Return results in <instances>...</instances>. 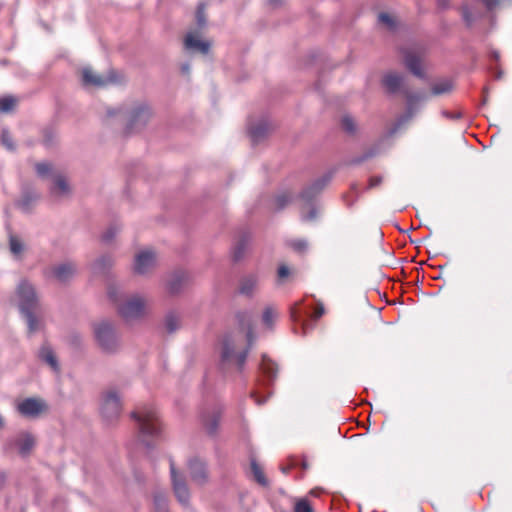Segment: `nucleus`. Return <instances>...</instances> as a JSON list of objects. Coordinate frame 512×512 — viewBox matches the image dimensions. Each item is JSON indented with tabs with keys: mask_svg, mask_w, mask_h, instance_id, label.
<instances>
[{
	"mask_svg": "<svg viewBox=\"0 0 512 512\" xmlns=\"http://www.w3.org/2000/svg\"><path fill=\"white\" fill-rule=\"evenodd\" d=\"M251 472L253 474L254 480L261 486L267 487L269 482L268 479L265 476V473L262 469V467L256 462H251Z\"/></svg>",
	"mask_w": 512,
	"mask_h": 512,
	"instance_id": "22",
	"label": "nucleus"
},
{
	"mask_svg": "<svg viewBox=\"0 0 512 512\" xmlns=\"http://www.w3.org/2000/svg\"><path fill=\"white\" fill-rule=\"evenodd\" d=\"M316 217H317V210L313 206H311L309 208V211L307 213H305L304 210L302 211V218L305 221H312V220L316 219Z\"/></svg>",
	"mask_w": 512,
	"mask_h": 512,
	"instance_id": "42",
	"label": "nucleus"
},
{
	"mask_svg": "<svg viewBox=\"0 0 512 512\" xmlns=\"http://www.w3.org/2000/svg\"><path fill=\"white\" fill-rule=\"evenodd\" d=\"M131 111L132 113L127 125L129 133L142 129L152 115L150 107L145 103L135 105Z\"/></svg>",
	"mask_w": 512,
	"mask_h": 512,
	"instance_id": "7",
	"label": "nucleus"
},
{
	"mask_svg": "<svg viewBox=\"0 0 512 512\" xmlns=\"http://www.w3.org/2000/svg\"><path fill=\"white\" fill-rule=\"evenodd\" d=\"M103 260H104V259H101V260L97 261L96 265H98V266H104L105 264H104V263H102V262H103Z\"/></svg>",
	"mask_w": 512,
	"mask_h": 512,
	"instance_id": "55",
	"label": "nucleus"
},
{
	"mask_svg": "<svg viewBox=\"0 0 512 512\" xmlns=\"http://www.w3.org/2000/svg\"><path fill=\"white\" fill-rule=\"evenodd\" d=\"M16 105V100L12 97L0 98V112L7 113Z\"/></svg>",
	"mask_w": 512,
	"mask_h": 512,
	"instance_id": "32",
	"label": "nucleus"
},
{
	"mask_svg": "<svg viewBox=\"0 0 512 512\" xmlns=\"http://www.w3.org/2000/svg\"><path fill=\"white\" fill-rule=\"evenodd\" d=\"M290 275V270L286 265H280L277 270V276L279 281L285 280Z\"/></svg>",
	"mask_w": 512,
	"mask_h": 512,
	"instance_id": "41",
	"label": "nucleus"
},
{
	"mask_svg": "<svg viewBox=\"0 0 512 512\" xmlns=\"http://www.w3.org/2000/svg\"><path fill=\"white\" fill-rule=\"evenodd\" d=\"M252 397L255 398V401L257 402V404H262V402L260 400H258V398L256 397L255 394H252Z\"/></svg>",
	"mask_w": 512,
	"mask_h": 512,
	"instance_id": "56",
	"label": "nucleus"
},
{
	"mask_svg": "<svg viewBox=\"0 0 512 512\" xmlns=\"http://www.w3.org/2000/svg\"><path fill=\"white\" fill-rule=\"evenodd\" d=\"M404 61L408 69H410L413 74L422 76V60L419 54L414 52H406Z\"/></svg>",
	"mask_w": 512,
	"mask_h": 512,
	"instance_id": "17",
	"label": "nucleus"
},
{
	"mask_svg": "<svg viewBox=\"0 0 512 512\" xmlns=\"http://www.w3.org/2000/svg\"><path fill=\"white\" fill-rule=\"evenodd\" d=\"M402 84V79L396 74L386 75V91L396 92Z\"/></svg>",
	"mask_w": 512,
	"mask_h": 512,
	"instance_id": "26",
	"label": "nucleus"
},
{
	"mask_svg": "<svg viewBox=\"0 0 512 512\" xmlns=\"http://www.w3.org/2000/svg\"><path fill=\"white\" fill-rule=\"evenodd\" d=\"M118 312L126 320L139 318L145 313V301L133 296L118 306Z\"/></svg>",
	"mask_w": 512,
	"mask_h": 512,
	"instance_id": "8",
	"label": "nucleus"
},
{
	"mask_svg": "<svg viewBox=\"0 0 512 512\" xmlns=\"http://www.w3.org/2000/svg\"><path fill=\"white\" fill-rule=\"evenodd\" d=\"M385 303H386V305H387V304H395V301H392V302H391V301H389V300L386 298Z\"/></svg>",
	"mask_w": 512,
	"mask_h": 512,
	"instance_id": "57",
	"label": "nucleus"
},
{
	"mask_svg": "<svg viewBox=\"0 0 512 512\" xmlns=\"http://www.w3.org/2000/svg\"><path fill=\"white\" fill-rule=\"evenodd\" d=\"M16 408L20 415L30 419H36L48 411L46 401L37 397L25 398L17 404Z\"/></svg>",
	"mask_w": 512,
	"mask_h": 512,
	"instance_id": "6",
	"label": "nucleus"
},
{
	"mask_svg": "<svg viewBox=\"0 0 512 512\" xmlns=\"http://www.w3.org/2000/svg\"><path fill=\"white\" fill-rule=\"evenodd\" d=\"M260 369L269 378V380H273L276 377L277 365L266 356L262 357Z\"/></svg>",
	"mask_w": 512,
	"mask_h": 512,
	"instance_id": "21",
	"label": "nucleus"
},
{
	"mask_svg": "<svg viewBox=\"0 0 512 512\" xmlns=\"http://www.w3.org/2000/svg\"><path fill=\"white\" fill-rule=\"evenodd\" d=\"M294 512H314V509L306 498H300L294 500Z\"/></svg>",
	"mask_w": 512,
	"mask_h": 512,
	"instance_id": "30",
	"label": "nucleus"
},
{
	"mask_svg": "<svg viewBox=\"0 0 512 512\" xmlns=\"http://www.w3.org/2000/svg\"><path fill=\"white\" fill-rule=\"evenodd\" d=\"M247 346H242L239 336H227L223 340L221 361L223 366H236L239 371L243 369L248 352L252 346L254 336L250 328L247 332Z\"/></svg>",
	"mask_w": 512,
	"mask_h": 512,
	"instance_id": "2",
	"label": "nucleus"
},
{
	"mask_svg": "<svg viewBox=\"0 0 512 512\" xmlns=\"http://www.w3.org/2000/svg\"><path fill=\"white\" fill-rule=\"evenodd\" d=\"M381 183V178L380 177H372L370 179V183H369V186L370 187H375V186H379Z\"/></svg>",
	"mask_w": 512,
	"mask_h": 512,
	"instance_id": "48",
	"label": "nucleus"
},
{
	"mask_svg": "<svg viewBox=\"0 0 512 512\" xmlns=\"http://www.w3.org/2000/svg\"><path fill=\"white\" fill-rule=\"evenodd\" d=\"M16 294L19 309L27 321L28 331L34 333L40 328L39 321L34 315L39 307L36 291L29 282L23 280L18 285Z\"/></svg>",
	"mask_w": 512,
	"mask_h": 512,
	"instance_id": "3",
	"label": "nucleus"
},
{
	"mask_svg": "<svg viewBox=\"0 0 512 512\" xmlns=\"http://www.w3.org/2000/svg\"><path fill=\"white\" fill-rule=\"evenodd\" d=\"M381 183V178L380 177H372L370 179V183H369V186L370 187H375V186H379Z\"/></svg>",
	"mask_w": 512,
	"mask_h": 512,
	"instance_id": "49",
	"label": "nucleus"
},
{
	"mask_svg": "<svg viewBox=\"0 0 512 512\" xmlns=\"http://www.w3.org/2000/svg\"><path fill=\"white\" fill-rule=\"evenodd\" d=\"M299 465V459L296 457H290L288 459V466H291V470Z\"/></svg>",
	"mask_w": 512,
	"mask_h": 512,
	"instance_id": "47",
	"label": "nucleus"
},
{
	"mask_svg": "<svg viewBox=\"0 0 512 512\" xmlns=\"http://www.w3.org/2000/svg\"><path fill=\"white\" fill-rule=\"evenodd\" d=\"M35 168L37 174L41 177L47 176L52 170V167L49 163H37Z\"/></svg>",
	"mask_w": 512,
	"mask_h": 512,
	"instance_id": "39",
	"label": "nucleus"
},
{
	"mask_svg": "<svg viewBox=\"0 0 512 512\" xmlns=\"http://www.w3.org/2000/svg\"><path fill=\"white\" fill-rule=\"evenodd\" d=\"M189 471L192 481L199 485L207 482L208 476L205 465L199 459H192L189 462Z\"/></svg>",
	"mask_w": 512,
	"mask_h": 512,
	"instance_id": "12",
	"label": "nucleus"
},
{
	"mask_svg": "<svg viewBox=\"0 0 512 512\" xmlns=\"http://www.w3.org/2000/svg\"><path fill=\"white\" fill-rule=\"evenodd\" d=\"M377 17L380 23H384V12H379Z\"/></svg>",
	"mask_w": 512,
	"mask_h": 512,
	"instance_id": "54",
	"label": "nucleus"
},
{
	"mask_svg": "<svg viewBox=\"0 0 512 512\" xmlns=\"http://www.w3.org/2000/svg\"><path fill=\"white\" fill-rule=\"evenodd\" d=\"M299 465H301V467L304 470L308 469V467H309L308 463L305 460H302V461L299 460Z\"/></svg>",
	"mask_w": 512,
	"mask_h": 512,
	"instance_id": "53",
	"label": "nucleus"
},
{
	"mask_svg": "<svg viewBox=\"0 0 512 512\" xmlns=\"http://www.w3.org/2000/svg\"><path fill=\"white\" fill-rule=\"evenodd\" d=\"M180 325L179 317L174 313H169L165 318V327L169 333H172L178 329Z\"/></svg>",
	"mask_w": 512,
	"mask_h": 512,
	"instance_id": "29",
	"label": "nucleus"
},
{
	"mask_svg": "<svg viewBox=\"0 0 512 512\" xmlns=\"http://www.w3.org/2000/svg\"><path fill=\"white\" fill-rule=\"evenodd\" d=\"M342 128L349 134H353L356 131V124L353 118L344 116L341 121Z\"/></svg>",
	"mask_w": 512,
	"mask_h": 512,
	"instance_id": "34",
	"label": "nucleus"
},
{
	"mask_svg": "<svg viewBox=\"0 0 512 512\" xmlns=\"http://www.w3.org/2000/svg\"><path fill=\"white\" fill-rule=\"evenodd\" d=\"M94 336L99 347L108 353L115 352L119 346L118 336L110 322L94 324Z\"/></svg>",
	"mask_w": 512,
	"mask_h": 512,
	"instance_id": "4",
	"label": "nucleus"
},
{
	"mask_svg": "<svg viewBox=\"0 0 512 512\" xmlns=\"http://www.w3.org/2000/svg\"><path fill=\"white\" fill-rule=\"evenodd\" d=\"M292 200V195L288 192L278 194L274 199V206L276 210H281L286 207Z\"/></svg>",
	"mask_w": 512,
	"mask_h": 512,
	"instance_id": "28",
	"label": "nucleus"
},
{
	"mask_svg": "<svg viewBox=\"0 0 512 512\" xmlns=\"http://www.w3.org/2000/svg\"><path fill=\"white\" fill-rule=\"evenodd\" d=\"M3 426V419L2 417L0 416V428Z\"/></svg>",
	"mask_w": 512,
	"mask_h": 512,
	"instance_id": "60",
	"label": "nucleus"
},
{
	"mask_svg": "<svg viewBox=\"0 0 512 512\" xmlns=\"http://www.w3.org/2000/svg\"><path fill=\"white\" fill-rule=\"evenodd\" d=\"M184 46L188 50H195L202 54H207L209 52L210 43L200 40L193 33H188L184 40Z\"/></svg>",
	"mask_w": 512,
	"mask_h": 512,
	"instance_id": "15",
	"label": "nucleus"
},
{
	"mask_svg": "<svg viewBox=\"0 0 512 512\" xmlns=\"http://www.w3.org/2000/svg\"><path fill=\"white\" fill-rule=\"evenodd\" d=\"M219 418L220 411L216 409H213L211 412H208L207 414L205 413L201 416L202 423L208 433L212 434L215 432L219 422Z\"/></svg>",
	"mask_w": 512,
	"mask_h": 512,
	"instance_id": "18",
	"label": "nucleus"
},
{
	"mask_svg": "<svg viewBox=\"0 0 512 512\" xmlns=\"http://www.w3.org/2000/svg\"><path fill=\"white\" fill-rule=\"evenodd\" d=\"M324 314V307L322 304H318L316 306V308L314 309V312L312 314V318L314 320H317L319 319L320 317H322V315Z\"/></svg>",
	"mask_w": 512,
	"mask_h": 512,
	"instance_id": "44",
	"label": "nucleus"
},
{
	"mask_svg": "<svg viewBox=\"0 0 512 512\" xmlns=\"http://www.w3.org/2000/svg\"><path fill=\"white\" fill-rule=\"evenodd\" d=\"M290 246L297 252H304V251H306L308 244L303 239H297V240L291 241Z\"/></svg>",
	"mask_w": 512,
	"mask_h": 512,
	"instance_id": "40",
	"label": "nucleus"
},
{
	"mask_svg": "<svg viewBox=\"0 0 512 512\" xmlns=\"http://www.w3.org/2000/svg\"><path fill=\"white\" fill-rule=\"evenodd\" d=\"M9 243L13 254L18 255L23 251V244L16 236H10Z\"/></svg>",
	"mask_w": 512,
	"mask_h": 512,
	"instance_id": "35",
	"label": "nucleus"
},
{
	"mask_svg": "<svg viewBox=\"0 0 512 512\" xmlns=\"http://www.w3.org/2000/svg\"><path fill=\"white\" fill-rule=\"evenodd\" d=\"M121 402L115 392H108L102 404V414L108 420L117 419L121 413Z\"/></svg>",
	"mask_w": 512,
	"mask_h": 512,
	"instance_id": "10",
	"label": "nucleus"
},
{
	"mask_svg": "<svg viewBox=\"0 0 512 512\" xmlns=\"http://www.w3.org/2000/svg\"><path fill=\"white\" fill-rule=\"evenodd\" d=\"M363 161H364V159H358V160H353V163H361Z\"/></svg>",
	"mask_w": 512,
	"mask_h": 512,
	"instance_id": "58",
	"label": "nucleus"
},
{
	"mask_svg": "<svg viewBox=\"0 0 512 512\" xmlns=\"http://www.w3.org/2000/svg\"><path fill=\"white\" fill-rule=\"evenodd\" d=\"M68 192H69V186H68L65 178L62 176H57L55 179V186L53 189V193L66 194Z\"/></svg>",
	"mask_w": 512,
	"mask_h": 512,
	"instance_id": "31",
	"label": "nucleus"
},
{
	"mask_svg": "<svg viewBox=\"0 0 512 512\" xmlns=\"http://www.w3.org/2000/svg\"><path fill=\"white\" fill-rule=\"evenodd\" d=\"M280 469H281L283 474L287 475L291 471V466H288V464L287 465H282L280 467Z\"/></svg>",
	"mask_w": 512,
	"mask_h": 512,
	"instance_id": "51",
	"label": "nucleus"
},
{
	"mask_svg": "<svg viewBox=\"0 0 512 512\" xmlns=\"http://www.w3.org/2000/svg\"><path fill=\"white\" fill-rule=\"evenodd\" d=\"M367 421H368V423H369V424H371L372 419H371V416H370V415L368 416Z\"/></svg>",
	"mask_w": 512,
	"mask_h": 512,
	"instance_id": "59",
	"label": "nucleus"
},
{
	"mask_svg": "<svg viewBox=\"0 0 512 512\" xmlns=\"http://www.w3.org/2000/svg\"><path fill=\"white\" fill-rule=\"evenodd\" d=\"M385 23H386V32L388 30H392L395 28L396 26V21L393 17H391L390 15H387L386 14V20H385Z\"/></svg>",
	"mask_w": 512,
	"mask_h": 512,
	"instance_id": "45",
	"label": "nucleus"
},
{
	"mask_svg": "<svg viewBox=\"0 0 512 512\" xmlns=\"http://www.w3.org/2000/svg\"><path fill=\"white\" fill-rule=\"evenodd\" d=\"M155 253L151 250H144L136 255L135 271L139 274L149 272L155 265Z\"/></svg>",
	"mask_w": 512,
	"mask_h": 512,
	"instance_id": "11",
	"label": "nucleus"
},
{
	"mask_svg": "<svg viewBox=\"0 0 512 512\" xmlns=\"http://www.w3.org/2000/svg\"><path fill=\"white\" fill-rule=\"evenodd\" d=\"M75 266L72 263H63L51 269V274L58 281L65 282L75 273Z\"/></svg>",
	"mask_w": 512,
	"mask_h": 512,
	"instance_id": "16",
	"label": "nucleus"
},
{
	"mask_svg": "<svg viewBox=\"0 0 512 512\" xmlns=\"http://www.w3.org/2000/svg\"><path fill=\"white\" fill-rule=\"evenodd\" d=\"M187 281V275L184 272L174 274L168 282V290L172 294L178 293Z\"/></svg>",
	"mask_w": 512,
	"mask_h": 512,
	"instance_id": "20",
	"label": "nucleus"
},
{
	"mask_svg": "<svg viewBox=\"0 0 512 512\" xmlns=\"http://www.w3.org/2000/svg\"><path fill=\"white\" fill-rule=\"evenodd\" d=\"M259 283V277L257 274L251 273L243 276L239 282V292L245 296H252L257 288Z\"/></svg>",
	"mask_w": 512,
	"mask_h": 512,
	"instance_id": "13",
	"label": "nucleus"
},
{
	"mask_svg": "<svg viewBox=\"0 0 512 512\" xmlns=\"http://www.w3.org/2000/svg\"><path fill=\"white\" fill-rule=\"evenodd\" d=\"M197 23L200 28H203L206 24V16H205V6L204 4H200L197 8L196 12Z\"/></svg>",
	"mask_w": 512,
	"mask_h": 512,
	"instance_id": "36",
	"label": "nucleus"
},
{
	"mask_svg": "<svg viewBox=\"0 0 512 512\" xmlns=\"http://www.w3.org/2000/svg\"><path fill=\"white\" fill-rule=\"evenodd\" d=\"M278 317V313L272 307H266L263 311L262 321L263 323L271 328Z\"/></svg>",
	"mask_w": 512,
	"mask_h": 512,
	"instance_id": "27",
	"label": "nucleus"
},
{
	"mask_svg": "<svg viewBox=\"0 0 512 512\" xmlns=\"http://www.w3.org/2000/svg\"><path fill=\"white\" fill-rule=\"evenodd\" d=\"M181 72H182L183 74H185V75H188V74H189V72H190V66H189V64H188V63L183 64V65L181 66Z\"/></svg>",
	"mask_w": 512,
	"mask_h": 512,
	"instance_id": "50",
	"label": "nucleus"
},
{
	"mask_svg": "<svg viewBox=\"0 0 512 512\" xmlns=\"http://www.w3.org/2000/svg\"><path fill=\"white\" fill-rule=\"evenodd\" d=\"M40 357L47 362L55 371L58 370V363L56 360V357L54 355L53 350L49 347L44 345L40 350Z\"/></svg>",
	"mask_w": 512,
	"mask_h": 512,
	"instance_id": "24",
	"label": "nucleus"
},
{
	"mask_svg": "<svg viewBox=\"0 0 512 512\" xmlns=\"http://www.w3.org/2000/svg\"><path fill=\"white\" fill-rule=\"evenodd\" d=\"M290 316H291V319L296 322L299 320V313H298V310H297V305L293 306L290 310Z\"/></svg>",
	"mask_w": 512,
	"mask_h": 512,
	"instance_id": "46",
	"label": "nucleus"
},
{
	"mask_svg": "<svg viewBox=\"0 0 512 512\" xmlns=\"http://www.w3.org/2000/svg\"><path fill=\"white\" fill-rule=\"evenodd\" d=\"M487 7L492 8L494 5L497 4V0H483Z\"/></svg>",
	"mask_w": 512,
	"mask_h": 512,
	"instance_id": "52",
	"label": "nucleus"
},
{
	"mask_svg": "<svg viewBox=\"0 0 512 512\" xmlns=\"http://www.w3.org/2000/svg\"><path fill=\"white\" fill-rule=\"evenodd\" d=\"M328 181V177H322L315 180L309 187L302 191L301 199L309 203L323 190Z\"/></svg>",
	"mask_w": 512,
	"mask_h": 512,
	"instance_id": "14",
	"label": "nucleus"
},
{
	"mask_svg": "<svg viewBox=\"0 0 512 512\" xmlns=\"http://www.w3.org/2000/svg\"><path fill=\"white\" fill-rule=\"evenodd\" d=\"M170 471L174 493L178 501L182 505L187 506L189 504L190 499L189 489L186 485L185 479L181 475H178L174 461L172 459L170 460Z\"/></svg>",
	"mask_w": 512,
	"mask_h": 512,
	"instance_id": "9",
	"label": "nucleus"
},
{
	"mask_svg": "<svg viewBox=\"0 0 512 512\" xmlns=\"http://www.w3.org/2000/svg\"><path fill=\"white\" fill-rule=\"evenodd\" d=\"M34 444H35V439L29 433H25V434L21 435V437L17 440L19 452L23 456H26L30 453V451L34 447Z\"/></svg>",
	"mask_w": 512,
	"mask_h": 512,
	"instance_id": "19",
	"label": "nucleus"
},
{
	"mask_svg": "<svg viewBox=\"0 0 512 512\" xmlns=\"http://www.w3.org/2000/svg\"><path fill=\"white\" fill-rule=\"evenodd\" d=\"M117 229L115 227H110L103 235L102 240L104 242H109L113 239V237L116 235Z\"/></svg>",
	"mask_w": 512,
	"mask_h": 512,
	"instance_id": "43",
	"label": "nucleus"
},
{
	"mask_svg": "<svg viewBox=\"0 0 512 512\" xmlns=\"http://www.w3.org/2000/svg\"><path fill=\"white\" fill-rule=\"evenodd\" d=\"M1 142L2 144L9 150H14V144L12 141V137L8 130H3L1 134Z\"/></svg>",
	"mask_w": 512,
	"mask_h": 512,
	"instance_id": "38",
	"label": "nucleus"
},
{
	"mask_svg": "<svg viewBox=\"0 0 512 512\" xmlns=\"http://www.w3.org/2000/svg\"><path fill=\"white\" fill-rule=\"evenodd\" d=\"M270 131V126L266 123L259 124L250 129V136L254 143L261 141Z\"/></svg>",
	"mask_w": 512,
	"mask_h": 512,
	"instance_id": "23",
	"label": "nucleus"
},
{
	"mask_svg": "<svg viewBox=\"0 0 512 512\" xmlns=\"http://www.w3.org/2000/svg\"><path fill=\"white\" fill-rule=\"evenodd\" d=\"M246 246L247 241L245 239H241L238 241L233 251V258L235 261H238L243 257Z\"/></svg>",
	"mask_w": 512,
	"mask_h": 512,
	"instance_id": "33",
	"label": "nucleus"
},
{
	"mask_svg": "<svg viewBox=\"0 0 512 512\" xmlns=\"http://www.w3.org/2000/svg\"><path fill=\"white\" fill-rule=\"evenodd\" d=\"M123 77L115 70H110L106 75L97 74L89 67L81 70V81L85 87L103 88L110 84H117Z\"/></svg>",
	"mask_w": 512,
	"mask_h": 512,
	"instance_id": "5",
	"label": "nucleus"
},
{
	"mask_svg": "<svg viewBox=\"0 0 512 512\" xmlns=\"http://www.w3.org/2000/svg\"><path fill=\"white\" fill-rule=\"evenodd\" d=\"M451 88H452V86L449 82H444V83L434 85L432 88V92L435 95H439V94H443V93L450 91Z\"/></svg>",
	"mask_w": 512,
	"mask_h": 512,
	"instance_id": "37",
	"label": "nucleus"
},
{
	"mask_svg": "<svg viewBox=\"0 0 512 512\" xmlns=\"http://www.w3.org/2000/svg\"><path fill=\"white\" fill-rule=\"evenodd\" d=\"M136 421L139 432V440L147 447L151 446V440L158 439L162 432V423L157 410L150 405H144L131 414Z\"/></svg>",
	"mask_w": 512,
	"mask_h": 512,
	"instance_id": "1",
	"label": "nucleus"
},
{
	"mask_svg": "<svg viewBox=\"0 0 512 512\" xmlns=\"http://www.w3.org/2000/svg\"><path fill=\"white\" fill-rule=\"evenodd\" d=\"M154 512H168V504L165 495L156 493L153 497Z\"/></svg>",
	"mask_w": 512,
	"mask_h": 512,
	"instance_id": "25",
	"label": "nucleus"
}]
</instances>
